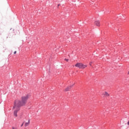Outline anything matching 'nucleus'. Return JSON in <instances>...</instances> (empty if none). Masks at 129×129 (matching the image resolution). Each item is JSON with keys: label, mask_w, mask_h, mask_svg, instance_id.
Here are the masks:
<instances>
[{"label": "nucleus", "mask_w": 129, "mask_h": 129, "mask_svg": "<svg viewBox=\"0 0 129 129\" xmlns=\"http://www.w3.org/2000/svg\"><path fill=\"white\" fill-rule=\"evenodd\" d=\"M23 125H24V123L22 124L21 126H23Z\"/></svg>", "instance_id": "obj_12"}, {"label": "nucleus", "mask_w": 129, "mask_h": 129, "mask_svg": "<svg viewBox=\"0 0 129 129\" xmlns=\"http://www.w3.org/2000/svg\"><path fill=\"white\" fill-rule=\"evenodd\" d=\"M92 62H91L90 63V66H92Z\"/></svg>", "instance_id": "obj_10"}, {"label": "nucleus", "mask_w": 129, "mask_h": 129, "mask_svg": "<svg viewBox=\"0 0 129 129\" xmlns=\"http://www.w3.org/2000/svg\"><path fill=\"white\" fill-rule=\"evenodd\" d=\"M127 125H129V120H128V121L127 122Z\"/></svg>", "instance_id": "obj_13"}, {"label": "nucleus", "mask_w": 129, "mask_h": 129, "mask_svg": "<svg viewBox=\"0 0 129 129\" xmlns=\"http://www.w3.org/2000/svg\"><path fill=\"white\" fill-rule=\"evenodd\" d=\"M95 0H90V3H91V4H93V3H94Z\"/></svg>", "instance_id": "obj_7"}, {"label": "nucleus", "mask_w": 129, "mask_h": 129, "mask_svg": "<svg viewBox=\"0 0 129 129\" xmlns=\"http://www.w3.org/2000/svg\"><path fill=\"white\" fill-rule=\"evenodd\" d=\"M73 86H70V87H68L66 89H65V91H69V90H70L71 89V88L73 87Z\"/></svg>", "instance_id": "obj_4"}, {"label": "nucleus", "mask_w": 129, "mask_h": 129, "mask_svg": "<svg viewBox=\"0 0 129 129\" xmlns=\"http://www.w3.org/2000/svg\"><path fill=\"white\" fill-rule=\"evenodd\" d=\"M14 54H17V51H14Z\"/></svg>", "instance_id": "obj_9"}, {"label": "nucleus", "mask_w": 129, "mask_h": 129, "mask_svg": "<svg viewBox=\"0 0 129 129\" xmlns=\"http://www.w3.org/2000/svg\"><path fill=\"white\" fill-rule=\"evenodd\" d=\"M94 24L97 27H100V22H99V21H96L94 22Z\"/></svg>", "instance_id": "obj_3"}, {"label": "nucleus", "mask_w": 129, "mask_h": 129, "mask_svg": "<svg viewBox=\"0 0 129 129\" xmlns=\"http://www.w3.org/2000/svg\"><path fill=\"white\" fill-rule=\"evenodd\" d=\"M64 60H65L66 61H67V62H68V61H69V59H66V58Z\"/></svg>", "instance_id": "obj_8"}, {"label": "nucleus", "mask_w": 129, "mask_h": 129, "mask_svg": "<svg viewBox=\"0 0 129 129\" xmlns=\"http://www.w3.org/2000/svg\"><path fill=\"white\" fill-rule=\"evenodd\" d=\"M104 96H105L106 97H108V96H109V94H108V93L105 92L104 93Z\"/></svg>", "instance_id": "obj_5"}, {"label": "nucleus", "mask_w": 129, "mask_h": 129, "mask_svg": "<svg viewBox=\"0 0 129 129\" xmlns=\"http://www.w3.org/2000/svg\"><path fill=\"white\" fill-rule=\"evenodd\" d=\"M75 67L80 68V69H85L87 67V65L83 64L82 63H77L75 64Z\"/></svg>", "instance_id": "obj_2"}, {"label": "nucleus", "mask_w": 129, "mask_h": 129, "mask_svg": "<svg viewBox=\"0 0 129 129\" xmlns=\"http://www.w3.org/2000/svg\"><path fill=\"white\" fill-rule=\"evenodd\" d=\"M12 129H17V128L15 127H12Z\"/></svg>", "instance_id": "obj_11"}, {"label": "nucleus", "mask_w": 129, "mask_h": 129, "mask_svg": "<svg viewBox=\"0 0 129 129\" xmlns=\"http://www.w3.org/2000/svg\"><path fill=\"white\" fill-rule=\"evenodd\" d=\"M29 98V96L27 95L26 96L23 97L22 98L21 101H15L14 102V105L13 106V109L14 110V116H18V111L20 110V107L22 106V105H25Z\"/></svg>", "instance_id": "obj_1"}, {"label": "nucleus", "mask_w": 129, "mask_h": 129, "mask_svg": "<svg viewBox=\"0 0 129 129\" xmlns=\"http://www.w3.org/2000/svg\"><path fill=\"white\" fill-rule=\"evenodd\" d=\"M30 124V120H28V122L25 123V126H28Z\"/></svg>", "instance_id": "obj_6"}]
</instances>
